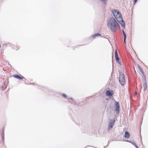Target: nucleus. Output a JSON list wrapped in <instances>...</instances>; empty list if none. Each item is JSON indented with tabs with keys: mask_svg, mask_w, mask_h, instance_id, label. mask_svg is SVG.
Listing matches in <instances>:
<instances>
[{
	"mask_svg": "<svg viewBox=\"0 0 148 148\" xmlns=\"http://www.w3.org/2000/svg\"><path fill=\"white\" fill-rule=\"evenodd\" d=\"M107 25L108 28L111 29L112 31L115 32L117 29L120 28V25L116 21L114 18H111L108 21Z\"/></svg>",
	"mask_w": 148,
	"mask_h": 148,
	"instance_id": "nucleus-1",
	"label": "nucleus"
},
{
	"mask_svg": "<svg viewBox=\"0 0 148 148\" xmlns=\"http://www.w3.org/2000/svg\"><path fill=\"white\" fill-rule=\"evenodd\" d=\"M114 17L117 21H119V19L121 18L122 15L120 12L117 10L114 9L112 11Z\"/></svg>",
	"mask_w": 148,
	"mask_h": 148,
	"instance_id": "nucleus-2",
	"label": "nucleus"
},
{
	"mask_svg": "<svg viewBox=\"0 0 148 148\" xmlns=\"http://www.w3.org/2000/svg\"><path fill=\"white\" fill-rule=\"evenodd\" d=\"M119 82L121 85H123L125 81V77L122 71H119Z\"/></svg>",
	"mask_w": 148,
	"mask_h": 148,
	"instance_id": "nucleus-3",
	"label": "nucleus"
},
{
	"mask_svg": "<svg viewBox=\"0 0 148 148\" xmlns=\"http://www.w3.org/2000/svg\"><path fill=\"white\" fill-rule=\"evenodd\" d=\"M115 122V120L114 119L113 120L111 119L108 125V132L112 130Z\"/></svg>",
	"mask_w": 148,
	"mask_h": 148,
	"instance_id": "nucleus-4",
	"label": "nucleus"
},
{
	"mask_svg": "<svg viewBox=\"0 0 148 148\" xmlns=\"http://www.w3.org/2000/svg\"><path fill=\"white\" fill-rule=\"evenodd\" d=\"M115 104L116 105V107L115 110L117 112H116L117 114H119V113L120 110V107L119 105V103L118 102L116 101L115 102Z\"/></svg>",
	"mask_w": 148,
	"mask_h": 148,
	"instance_id": "nucleus-5",
	"label": "nucleus"
},
{
	"mask_svg": "<svg viewBox=\"0 0 148 148\" xmlns=\"http://www.w3.org/2000/svg\"><path fill=\"white\" fill-rule=\"evenodd\" d=\"M119 21H118L121 24V25L123 27H125V23L124 20L123 19L122 17H121V18H119Z\"/></svg>",
	"mask_w": 148,
	"mask_h": 148,
	"instance_id": "nucleus-6",
	"label": "nucleus"
},
{
	"mask_svg": "<svg viewBox=\"0 0 148 148\" xmlns=\"http://www.w3.org/2000/svg\"><path fill=\"white\" fill-rule=\"evenodd\" d=\"M116 61L120 65H121V61L118 55H115Z\"/></svg>",
	"mask_w": 148,
	"mask_h": 148,
	"instance_id": "nucleus-7",
	"label": "nucleus"
},
{
	"mask_svg": "<svg viewBox=\"0 0 148 148\" xmlns=\"http://www.w3.org/2000/svg\"><path fill=\"white\" fill-rule=\"evenodd\" d=\"M106 94L107 96L111 97L113 95V93L112 91L110 90H107L106 92Z\"/></svg>",
	"mask_w": 148,
	"mask_h": 148,
	"instance_id": "nucleus-8",
	"label": "nucleus"
},
{
	"mask_svg": "<svg viewBox=\"0 0 148 148\" xmlns=\"http://www.w3.org/2000/svg\"><path fill=\"white\" fill-rule=\"evenodd\" d=\"M12 77L16 78L21 80L23 79V76H20V75H12Z\"/></svg>",
	"mask_w": 148,
	"mask_h": 148,
	"instance_id": "nucleus-9",
	"label": "nucleus"
},
{
	"mask_svg": "<svg viewBox=\"0 0 148 148\" xmlns=\"http://www.w3.org/2000/svg\"><path fill=\"white\" fill-rule=\"evenodd\" d=\"M130 134L128 132L126 131L125 132V137L127 139H128L130 138Z\"/></svg>",
	"mask_w": 148,
	"mask_h": 148,
	"instance_id": "nucleus-10",
	"label": "nucleus"
},
{
	"mask_svg": "<svg viewBox=\"0 0 148 148\" xmlns=\"http://www.w3.org/2000/svg\"><path fill=\"white\" fill-rule=\"evenodd\" d=\"M101 36V34H100L97 33H96V34H93V35H92V37L93 38H95V37L96 36Z\"/></svg>",
	"mask_w": 148,
	"mask_h": 148,
	"instance_id": "nucleus-11",
	"label": "nucleus"
},
{
	"mask_svg": "<svg viewBox=\"0 0 148 148\" xmlns=\"http://www.w3.org/2000/svg\"><path fill=\"white\" fill-rule=\"evenodd\" d=\"M144 91H145L147 89V84L146 82H145L143 85Z\"/></svg>",
	"mask_w": 148,
	"mask_h": 148,
	"instance_id": "nucleus-12",
	"label": "nucleus"
},
{
	"mask_svg": "<svg viewBox=\"0 0 148 148\" xmlns=\"http://www.w3.org/2000/svg\"><path fill=\"white\" fill-rule=\"evenodd\" d=\"M131 143L134 145L135 146V147L136 148H139V147H138L136 145V143L135 142H132Z\"/></svg>",
	"mask_w": 148,
	"mask_h": 148,
	"instance_id": "nucleus-13",
	"label": "nucleus"
},
{
	"mask_svg": "<svg viewBox=\"0 0 148 148\" xmlns=\"http://www.w3.org/2000/svg\"><path fill=\"white\" fill-rule=\"evenodd\" d=\"M122 32H123V36H124V38H126V34H125V33L124 32L123 30Z\"/></svg>",
	"mask_w": 148,
	"mask_h": 148,
	"instance_id": "nucleus-14",
	"label": "nucleus"
},
{
	"mask_svg": "<svg viewBox=\"0 0 148 148\" xmlns=\"http://www.w3.org/2000/svg\"><path fill=\"white\" fill-rule=\"evenodd\" d=\"M138 68L139 70L140 71V72L143 70L142 68L140 66H139V65H138Z\"/></svg>",
	"mask_w": 148,
	"mask_h": 148,
	"instance_id": "nucleus-15",
	"label": "nucleus"
},
{
	"mask_svg": "<svg viewBox=\"0 0 148 148\" xmlns=\"http://www.w3.org/2000/svg\"><path fill=\"white\" fill-rule=\"evenodd\" d=\"M62 96L65 98H66L67 97V95L65 94H62Z\"/></svg>",
	"mask_w": 148,
	"mask_h": 148,
	"instance_id": "nucleus-16",
	"label": "nucleus"
},
{
	"mask_svg": "<svg viewBox=\"0 0 148 148\" xmlns=\"http://www.w3.org/2000/svg\"><path fill=\"white\" fill-rule=\"evenodd\" d=\"M101 0L102 1H103L104 2V3L105 4H106L107 0Z\"/></svg>",
	"mask_w": 148,
	"mask_h": 148,
	"instance_id": "nucleus-17",
	"label": "nucleus"
},
{
	"mask_svg": "<svg viewBox=\"0 0 148 148\" xmlns=\"http://www.w3.org/2000/svg\"><path fill=\"white\" fill-rule=\"evenodd\" d=\"M118 55L117 50L116 49L115 51V55Z\"/></svg>",
	"mask_w": 148,
	"mask_h": 148,
	"instance_id": "nucleus-18",
	"label": "nucleus"
},
{
	"mask_svg": "<svg viewBox=\"0 0 148 148\" xmlns=\"http://www.w3.org/2000/svg\"><path fill=\"white\" fill-rule=\"evenodd\" d=\"M68 99H70V100H72V101H74V100H73V99L72 98H71V97H69L68 98Z\"/></svg>",
	"mask_w": 148,
	"mask_h": 148,
	"instance_id": "nucleus-19",
	"label": "nucleus"
},
{
	"mask_svg": "<svg viewBox=\"0 0 148 148\" xmlns=\"http://www.w3.org/2000/svg\"><path fill=\"white\" fill-rule=\"evenodd\" d=\"M140 72L143 74V75L145 77V74H144L143 71V70H142Z\"/></svg>",
	"mask_w": 148,
	"mask_h": 148,
	"instance_id": "nucleus-20",
	"label": "nucleus"
},
{
	"mask_svg": "<svg viewBox=\"0 0 148 148\" xmlns=\"http://www.w3.org/2000/svg\"><path fill=\"white\" fill-rule=\"evenodd\" d=\"M138 0H134V4H135L137 1Z\"/></svg>",
	"mask_w": 148,
	"mask_h": 148,
	"instance_id": "nucleus-21",
	"label": "nucleus"
},
{
	"mask_svg": "<svg viewBox=\"0 0 148 148\" xmlns=\"http://www.w3.org/2000/svg\"><path fill=\"white\" fill-rule=\"evenodd\" d=\"M126 38H124V41L125 43H126Z\"/></svg>",
	"mask_w": 148,
	"mask_h": 148,
	"instance_id": "nucleus-22",
	"label": "nucleus"
},
{
	"mask_svg": "<svg viewBox=\"0 0 148 148\" xmlns=\"http://www.w3.org/2000/svg\"><path fill=\"white\" fill-rule=\"evenodd\" d=\"M2 139H3L4 138V134H3L2 135Z\"/></svg>",
	"mask_w": 148,
	"mask_h": 148,
	"instance_id": "nucleus-23",
	"label": "nucleus"
},
{
	"mask_svg": "<svg viewBox=\"0 0 148 148\" xmlns=\"http://www.w3.org/2000/svg\"><path fill=\"white\" fill-rule=\"evenodd\" d=\"M91 147V146H86V147L85 148H86V147Z\"/></svg>",
	"mask_w": 148,
	"mask_h": 148,
	"instance_id": "nucleus-24",
	"label": "nucleus"
},
{
	"mask_svg": "<svg viewBox=\"0 0 148 148\" xmlns=\"http://www.w3.org/2000/svg\"><path fill=\"white\" fill-rule=\"evenodd\" d=\"M2 131H3V134H4V132L3 129V130Z\"/></svg>",
	"mask_w": 148,
	"mask_h": 148,
	"instance_id": "nucleus-25",
	"label": "nucleus"
},
{
	"mask_svg": "<svg viewBox=\"0 0 148 148\" xmlns=\"http://www.w3.org/2000/svg\"><path fill=\"white\" fill-rule=\"evenodd\" d=\"M117 17H119V16H118V15H117Z\"/></svg>",
	"mask_w": 148,
	"mask_h": 148,
	"instance_id": "nucleus-26",
	"label": "nucleus"
},
{
	"mask_svg": "<svg viewBox=\"0 0 148 148\" xmlns=\"http://www.w3.org/2000/svg\"><path fill=\"white\" fill-rule=\"evenodd\" d=\"M145 78H146V77H145V80H146Z\"/></svg>",
	"mask_w": 148,
	"mask_h": 148,
	"instance_id": "nucleus-27",
	"label": "nucleus"
},
{
	"mask_svg": "<svg viewBox=\"0 0 148 148\" xmlns=\"http://www.w3.org/2000/svg\"><path fill=\"white\" fill-rule=\"evenodd\" d=\"M69 101V102H71L70 101Z\"/></svg>",
	"mask_w": 148,
	"mask_h": 148,
	"instance_id": "nucleus-28",
	"label": "nucleus"
}]
</instances>
